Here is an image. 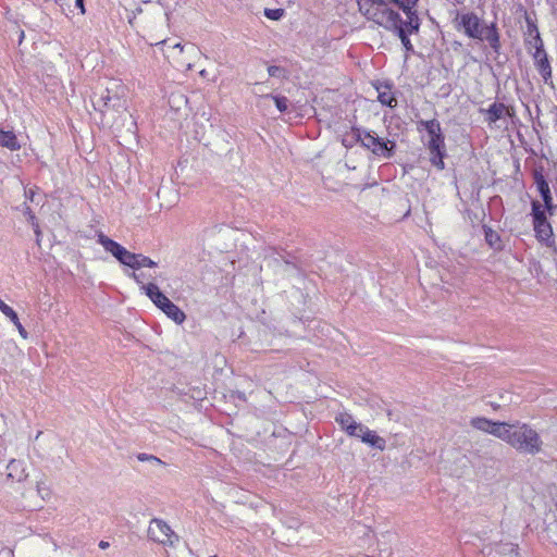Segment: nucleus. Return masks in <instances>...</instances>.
Wrapping results in <instances>:
<instances>
[{"mask_svg": "<svg viewBox=\"0 0 557 557\" xmlns=\"http://www.w3.org/2000/svg\"><path fill=\"white\" fill-rule=\"evenodd\" d=\"M16 329L18 330V333L24 337L26 338L27 337V332L25 331V329L23 327V325L21 324L20 320L17 319V323H13Z\"/></svg>", "mask_w": 557, "mask_h": 557, "instance_id": "e433bc0d", "label": "nucleus"}, {"mask_svg": "<svg viewBox=\"0 0 557 557\" xmlns=\"http://www.w3.org/2000/svg\"><path fill=\"white\" fill-rule=\"evenodd\" d=\"M377 99L382 104L388 106L391 108L396 106L397 101L393 92L391 91L389 87L385 86L384 89L377 88Z\"/></svg>", "mask_w": 557, "mask_h": 557, "instance_id": "412c9836", "label": "nucleus"}, {"mask_svg": "<svg viewBox=\"0 0 557 557\" xmlns=\"http://www.w3.org/2000/svg\"><path fill=\"white\" fill-rule=\"evenodd\" d=\"M75 4L81 9L82 13H85L84 0H75Z\"/></svg>", "mask_w": 557, "mask_h": 557, "instance_id": "58836bf2", "label": "nucleus"}, {"mask_svg": "<svg viewBox=\"0 0 557 557\" xmlns=\"http://www.w3.org/2000/svg\"><path fill=\"white\" fill-rule=\"evenodd\" d=\"M357 141H359L364 148L371 150L373 154L380 158L389 159L393 156V149L395 143L391 140H384L374 133L364 129H355Z\"/></svg>", "mask_w": 557, "mask_h": 557, "instance_id": "423d86ee", "label": "nucleus"}, {"mask_svg": "<svg viewBox=\"0 0 557 557\" xmlns=\"http://www.w3.org/2000/svg\"><path fill=\"white\" fill-rule=\"evenodd\" d=\"M114 87H107L100 94H94L92 107L96 111L106 115L112 112H123L126 110V99L123 98V87L113 84Z\"/></svg>", "mask_w": 557, "mask_h": 557, "instance_id": "20e7f679", "label": "nucleus"}, {"mask_svg": "<svg viewBox=\"0 0 557 557\" xmlns=\"http://www.w3.org/2000/svg\"><path fill=\"white\" fill-rule=\"evenodd\" d=\"M534 183L536 184L537 190L541 195L548 194L550 191L549 185L545 180L541 171H534Z\"/></svg>", "mask_w": 557, "mask_h": 557, "instance_id": "4be33fe9", "label": "nucleus"}, {"mask_svg": "<svg viewBox=\"0 0 557 557\" xmlns=\"http://www.w3.org/2000/svg\"><path fill=\"white\" fill-rule=\"evenodd\" d=\"M132 277H133L136 282L140 283V281H139V278H138V275H137L135 272H133V273H132Z\"/></svg>", "mask_w": 557, "mask_h": 557, "instance_id": "37998d69", "label": "nucleus"}, {"mask_svg": "<svg viewBox=\"0 0 557 557\" xmlns=\"http://www.w3.org/2000/svg\"><path fill=\"white\" fill-rule=\"evenodd\" d=\"M148 536L153 542L173 546L178 542L177 534L171 529V527L163 520L153 518L148 528Z\"/></svg>", "mask_w": 557, "mask_h": 557, "instance_id": "6e6552de", "label": "nucleus"}, {"mask_svg": "<svg viewBox=\"0 0 557 557\" xmlns=\"http://www.w3.org/2000/svg\"><path fill=\"white\" fill-rule=\"evenodd\" d=\"M137 255L128 251L127 249L124 250L122 256L117 259L122 264L129 267L132 269H135V264L137 261Z\"/></svg>", "mask_w": 557, "mask_h": 557, "instance_id": "a878e982", "label": "nucleus"}, {"mask_svg": "<svg viewBox=\"0 0 557 557\" xmlns=\"http://www.w3.org/2000/svg\"><path fill=\"white\" fill-rule=\"evenodd\" d=\"M206 74H207V71H206V70L200 71V75H201V76H203V77H205V76H206Z\"/></svg>", "mask_w": 557, "mask_h": 557, "instance_id": "a18cd8bd", "label": "nucleus"}, {"mask_svg": "<svg viewBox=\"0 0 557 557\" xmlns=\"http://www.w3.org/2000/svg\"><path fill=\"white\" fill-rule=\"evenodd\" d=\"M430 162L438 170H444V157L446 156V149L444 147L429 148Z\"/></svg>", "mask_w": 557, "mask_h": 557, "instance_id": "6ab92c4d", "label": "nucleus"}, {"mask_svg": "<svg viewBox=\"0 0 557 557\" xmlns=\"http://www.w3.org/2000/svg\"><path fill=\"white\" fill-rule=\"evenodd\" d=\"M495 553L500 557H520L518 546L512 543H500L496 546Z\"/></svg>", "mask_w": 557, "mask_h": 557, "instance_id": "aec40b11", "label": "nucleus"}, {"mask_svg": "<svg viewBox=\"0 0 557 557\" xmlns=\"http://www.w3.org/2000/svg\"><path fill=\"white\" fill-rule=\"evenodd\" d=\"M211 557H216V556H211Z\"/></svg>", "mask_w": 557, "mask_h": 557, "instance_id": "49530a36", "label": "nucleus"}, {"mask_svg": "<svg viewBox=\"0 0 557 557\" xmlns=\"http://www.w3.org/2000/svg\"><path fill=\"white\" fill-rule=\"evenodd\" d=\"M534 64L545 84H553L552 82V67L545 50L534 51L532 53Z\"/></svg>", "mask_w": 557, "mask_h": 557, "instance_id": "f8f14e48", "label": "nucleus"}, {"mask_svg": "<svg viewBox=\"0 0 557 557\" xmlns=\"http://www.w3.org/2000/svg\"><path fill=\"white\" fill-rule=\"evenodd\" d=\"M392 2L403 10L405 14L404 21H409L410 17L418 16L414 10L418 0H392Z\"/></svg>", "mask_w": 557, "mask_h": 557, "instance_id": "a211bd4d", "label": "nucleus"}, {"mask_svg": "<svg viewBox=\"0 0 557 557\" xmlns=\"http://www.w3.org/2000/svg\"><path fill=\"white\" fill-rule=\"evenodd\" d=\"M531 206L535 237L539 242L544 243L547 247L553 246V228L550 223L547 221L543 205H541L537 200H533Z\"/></svg>", "mask_w": 557, "mask_h": 557, "instance_id": "0eeeda50", "label": "nucleus"}, {"mask_svg": "<svg viewBox=\"0 0 557 557\" xmlns=\"http://www.w3.org/2000/svg\"><path fill=\"white\" fill-rule=\"evenodd\" d=\"M264 87H265V83L261 82V83H256L255 84V89H253V94L255 95H259V96H264L265 98H270L271 96L270 95H264Z\"/></svg>", "mask_w": 557, "mask_h": 557, "instance_id": "c9c22d12", "label": "nucleus"}, {"mask_svg": "<svg viewBox=\"0 0 557 557\" xmlns=\"http://www.w3.org/2000/svg\"><path fill=\"white\" fill-rule=\"evenodd\" d=\"M359 438L363 443L369 444L370 446L375 447L380 450H383L385 448V440L379 436L374 431L369 430L367 426L364 428Z\"/></svg>", "mask_w": 557, "mask_h": 557, "instance_id": "2eb2a0df", "label": "nucleus"}, {"mask_svg": "<svg viewBox=\"0 0 557 557\" xmlns=\"http://www.w3.org/2000/svg\"><path fill=\"white\" fill-rule=\"evenodd\" d=\"M98 243L102 245L106 251L110 252L116 259H119L126 249L102 233L98 235Z\"/></svg>", "mask_w": 557, "mask_h": 557, "instance_id": "4468645a", "label": "nucleus"}, {"mask_svg": "<svg viewBox=\"0 0 557 557\" xmlns=\"http://www.w3.org/2000/svg\"><path fill=\"white\" fill-rule=\"evenodd\" d=\"M456 29L462 30L472 39L486 40L491 48L498 52L500 48L499 34L495 23L484 26L480 17L473 12L457 14L455 18Z\"/></svg>", "mask_w": 557, "mask_h": 557, "instance_id": "f03ea898", "label": "nucleus"}, {"mask_svg": "<svg viewBox=\"0 0 557 557\" xmlns=\"http://www.w3.org/2000/svg\"><path fill=\"white\" fill-rule=\"evenodd\" d=\"M173 49H180V51H181V52H183L184 47H183L181 44H175V45L173 46Z\"/></svg>", "mask_w": 557, "mask_h": 557, "instance_id": "79ce46f5", "label": "nucleus"}, {"mask_svg": "<svg viewBox=\"0 0 557 557\" xmlns=\"http://www.w3.org/2000/svg\"><path fill=\"white\" fill-rule=\"evenodd\" d=\"M418 126L423 127L430 137L428 141V149L445 146V138L442 133L441 124L436 119L426 121L421 120L418 122Z\"/></svg>", "mask_w": 557, "mask_h": 557, "instance_id": "1a4fd4ad", "label": "nucleus"}, {"mask_svg": "<svg viewBox=\"0 0 557 557\" xmlns=\"http://www.w3.org/2000/svg\"><path fill=\"white\" fill-rule=\"evenodd\" d=\"M27 476L23 461L12 459L7 466V478L13 482H22Z\"/></svg>", "mask_w": 557, "mask_h": 557, "instance_id": "ddd939ff", "label": "nucleus"}, {"mask_svg": "<svg viewBox=\"0 0 557 557\" xmlns=\"http://www.w3.org/2000/svg\"><path fill=\"white\" fill-rule=\"evenodd\" d=\"M189 51H190V52L198 53L197 49H196L194 46H190V47H189Z\"/></svg>", "mask_w": 557, "mask_h": 557, "instance_id": "c03bdc74", "label": "nucleus"}, {"mask_svg": "<svg viewBox=\"0 0 557 557\" xmlns=\"http://www.w3.org/2000/svg\"><path fill=\"white\" fill-rule=\"evenodd\" d=\"M525 44L528 46V49H534V51H542L544 50L543 40L541 38L540 33H536V35L528 37L525 39Z\"/></svg>", "mask_w": 557, "mask_h": 557, "instance_id": "393cba45", "label": "nucleus"}, {"mask_svg": "<svg viewBox=\"0 0 557 557\" xmlns=\"http://www.w3.org/2000/svg\"><path fill=\"white\" fill-rule=\"evenodd\" d=\"M335 421L341 425L343 430L349 428V424L354 423V418L347 412H341L336 416Z\"/></svg>", "mask_w": 557, "mask_h": 557, "instance_id": "cd10ccee", "label": "nucleus"}, {"mask_svg": "<svg viewBox=\"0 0 557 557\" xmlns=\"http://www.w3.org/2000/svg\"><path fill=\"white\" fill-rule=\"evenodd\" d=\"M369 2L371 3V5L366 10L364 14L369 18L373 20V13L379 11L380 9L388 8L387 4L391 3L392 0H361L359 1L360 10L362 11L364 5H367Z\"/></svg>", "mask_w": 557, "mask_h": 557, "instance_id": "dca6fc26", "label": "nucleus"}, {"mask_svg": "<svg viewBox=\"0 0 557 557\" xmlns=\"http://www.w3.org/2000/svg\"><path fill=\"white\" fill-rule=\"evenodd\" d=\"M541 196H542L543 201H544L543 209L545 211H548L549 214H553L556 207L553 203V197H552L550 191L548 194H543Z\"/></svg>", "mask_w": 557, "mask_h": 557, "instance_id": "473e14b6", "label": "nucleus"}, {"mask_svg": "<svg viewBox=\"0 0 557 557\" xmlns=\"http://www.w3.org/2000/svg\"><path fill=\"white\" fill-rule=\"evenodd\" d=\"M268 74L273 78H278L283 81L288 78L289 72L283 66L270 65L268 67Z\"/></svg>", "mask_w": 557, "mask_h": 557, "instance_id": "b1692460", "label": "nucleus"}, {"mask_svg": "<svg viewBox=\"0 0 557 557\" xmlns=\"http://www.w3.org/2000/svg\"><path fill=\"white\" fill-rule=\"evenodd\" d=\"M109 546H110V544L107 541L99 542V548H101V549H107Z\"/></svg>", "mask_w": 557, "mask_h": 557, "instance_id": "ea45409f", "label": "nucleus"}, {"mask_svg": "<svg viewBox=\"0 0 557 557\" xmlns=\"http://www.w3.org/2000/svg\"><path fill=\"white\" fill-rule=\"evenodd\" d=\"M480 113L485 116V122L490 125L497 121L510 116L509 109L503 102H493L487 109H480Z\"/></svg>", "mask_w": 557, "mask_h": 557, "instance_id": "9b49d317", "label": "nucleus"}, {"mask_svg": "<svg viewBox=\"0 0 557 557\" xmlns=\"http://www.w3.org/2000/svg\"><path fill=\"white\" fill-rule=\"evenodd\" d=\"M284 14L282 9H265L264 15L273 21H278Z\"/></svg>", "mask_w": 557, "mask_h": 557, "instance_id": "f704fd0d", "label": "nucleus"}, {"mask_svg": "<svg viewBox=\"0 0 557 557\" xmlns=\"http://www.w3.org/2000/svg\"><path fill=\"white\" fill-rule=\"evenodd\" d=\"M137 459L143 462H148L152 468L164 467L165 463L157 456L140 453L137 455Z\"/></svg>", "mask_w": 557, "mask_h": 557, "instance_id": "5701e85b", "label": "nucleus"}, {"mask_svg": "<svg viewBox=\"0 0 557 557\" xmlns=\"http://www.w3.org/2000/svg\"><path fill=\"white\" fill-rule=\"evenodd\" d=\"M485 239H486L487 244L491 247H493V248H499L500 247V237L492 228H486L485 230Z\"/></svg>", "mask_w": 557, "mask_h": 557, "instance_id": "bb28decb", "label": "nucleus"}, {"mask_svg": "<svg viewBox=\"0 0 557 557\" xmlns=\"http://www.w3.org/2000/svg\"><path fill=\"white\" fill-rule=\"evenodd\" d=\"M25 197L26 199L34 201L35 191L33 189L25 190Z\"/></svg>", "mask_w": 557, "mask_h": 557, "instance_id": "4c0bfd02", "label": "nucleus"}, {"mask_svg": "<svg viewBox=\"0 0 557 557\" xmlns=\"http://www.w3.org/2000/svg\"><path fill=\"white\" fill-rule=\"evenodd\" d=\"M144 267L153 268V267H157V263L153 260H151L149 257L138 253L137 261L135 264V270L144 268Z\"/></svg>", "mask_w": 557, "mask_h": 557, "instance_id": "c85d7f7f", "label": "nucleus"}, {"mask_svg": "<svg viewBox=\"0 0 557 557\" xmlns=\"http://www.w3.org/2000/svg\"><path fill=\"white\" fill-rule=\"evenodd\" d=\"M0 146L13 151L18 150L21 147L13 132L2 129H0Z\"/></svg>", "mask_w": 557, "mask_h": 557, "instance_id": "f3484780", "label": "nucleus"}, {"mask_svg": "<svg viewBox=\"0 0 557 557\" xmlns=\"http://www.w3.org/2000/svg\"><path fill=\"white\" fill-rule=\"evenodd\" d=\"M525 22H527V36L531 37L536 35V33H540L537 29V26L535 22L531 18V16L525 15Z\"/></svg>", "mask_w": 557, "mask_h": 557, "instance_id": "72a5a7b5", "label": "nucleus"}, {"mask_svg": "<svg viewBox=\"0 0 557 557\" xmlns=\"http://www.w3.org/2000/svg\"><path fill=\"white\" fill-rule=\"evenodd\" d=\"M502 441L506 442L518 451L530 455L540 453L543 444L539 433L525 423H507L503 432Z\"/></svg>", "mask_w": 557, "mask_h": 557, "instance_id": "7ed1b4c3", "label": "nucleus"}, {"mask_svg": "<svg viewBox=\"0 0 557 557\" xmlns=\"http://www.w3.org/2000/svg\"><path fill=\"white\" fill-rule=\"evenodd\" d=\"M364 425L361 423H358L354 421V423L349 424V428H346L344 431L349 435L354 437H360L361 433H356V430H359V432H363Z\"/></svg>", "mask_w": 557, "mask_h": 557, "instance_id": "2f4dec72", "label": "nucleus"}, {"mask_svg": "<svg viewBox=\"0 0 557 557\" xmlns=\"http://www.w3.org/2000/svg\"><path fill=\"white\" fill-rule=\"evenodd\" d=\"M470 425L479 431L494 435L502 440L504 429L507 426V422H495L484 417H476L471 419Z\"/></svg>", "mask_w": 557, "mask_h": 557, "instance_id": "9d476101", "label": "nucleus"}, {"mask_svg": "<svg viewBox=\"0 0 557 557\" xmlns=\"http://www.w3.org/2000/svg\"><path fill=\"white\" fill-rule=\"evenodd\" d=\"M373 21L387 30L394 32L400 39L405 50V59L408 54L413 52V45L409 39V35L418 33L420 28L419 16L410 17L409 21H404V17L391 8H383L373 13Z\"/></svg>", "mask_w": 557, "mask_h": 557, "instance_id": "f257e3e1", "label": "nucleus"}, {"mask_svg": "<svg viewBox=\"0 0 557 557\" xmlns=\"http://www.w3.org/2000/svg\"><path fill=\"white\" fill-rule=\"evenodd\" d=\"M141 288L145 290V294L149 299L159 309H161L168 318L177 324H182L185 321V313L174 302H172L156 284L149 283L147 285H143Z\"/></svg>", "mask_w": 557, "mask_h": 557, "instance_id": "39448f33", "label": "nucleus"}, {"mask_svg": "<svg viewBox=\"0 0 557 557\" xmlns=\"http://www.w3.org/2000/svg\"><path fill=\"white\" fill-rule=\"evenodd\" d=\"M280 112H286L288 109V99L284 96H271Z\"/></svg>", "mask_w": 557, "mask_h": 557, "instance_id": "c756f323", "label": "nucleus"}, {"mask_svg": "<svg viewBox=\"0 0 557 557\" xmlns=\"http://www.w3.org/2000/svg\"><path fill=\"white\" fill-rule=\"evenodd\" d=\"M275 262H277L278 265L289 267V262L286 260H283V259H281V260L275 259Z\"/></svg>", "mask_w": 557, "mask_h": 557, "instance_id": "a19ab883", "label": "nucleus"}, {"mask_svg": "<svg viewBox=\"0 0 557 557\" xmlns=\"http://www.w3.org/2000/svg\"><path fill=\"white\" fill-rule=\"evenodd\" d=\"M24 213H25V215H27L28 221L32 223V225L34 227V231H35V234L37 236V242H39V236H40L41 233H40V230H39V225L36 222V218L34 215V213L32 212L29 207L25 208V212Z\"/></svg>", "mask_w": 557, "mask_h": 557, "instance_id": "7c9ffc66", "label": "nucleus"}]
</instances>
